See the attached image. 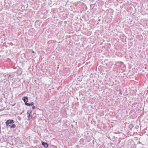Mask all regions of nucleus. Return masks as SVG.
Here are the masks:
<instances>
[{"label": "nucleus", "mask_w": 148, "mask_h": 148, "mask_svg": "<svg viewBox=\"0 0 148 148\" xmlns=\"http://www.w3.org/2000/svg\"><path fill=\"white\" fill-rule=\"evenodd\" d=\"M13 123V120L10 119L8 120L5 122V124L7 127H10L12 124Z\"/></svg>", "instance_id": "f257e3e1"}, {"label": "nucleus", "mask_w": 148, "mask_h": 148, "mask_svg": "<svg viewBox=\"0 0 148 148\" xmlns=\"http://www.w3.org/2000/svg\"><path fill=\"white\" fill-rule=\"evenodd\" d=\"M32 111L30 110H28L27 112V114L28 115L27 117L28 119L29 120L31 119L32 117V115L31 114Z\"/></svg>", "instance_id": "f03ea898"}, {"label": "nucleus", "mask_w": 148, "mask_h": 148, "mask_svg": "<svg viewBox=\"0 0 148 148\" xmlns=\"http://www.w3.org/2000/svg\"><path fill=\"white\" fill-rule=\"evenodd\" d=\"M22 99L24 101L25 105L26 103H27V102L28 101V98L27 97H23Z\"/></svg>", "instance_id": "7ed1b4c3"}, {"label": "nucleus", "mask_w": 148, "mask_h": 148, "mask_svg": "<svg viewBox=\"0 0 148 148\" xmlns=\"http://www.w3.org/2000/svg\"><path fill=\"white\" fill-rule=\"evenodd\" d=\"M42 145L45 148H47L48 147V145L47 143H45L44 142H42Z\"/></svg>", "instance_id": "20e7f679"}, {"label": "nucleus", "mask_w": 148, "mask_h": 148, "mask_svg": "<svg viewBox=\"0 0 148 148\" xmlns=\"http://www.w3.org/2000/svg\"><path fill=\"white\" fill-rule=\"evenodd\" d=\"M34 103L33 102H31L30 103H26V105L28 106H32L34 105Z\"/></svg>", "instance_id": "39448f33"}, {"label": "nucleus", "mask_w": 148, "mask_h": 148, "mask_svg": "<svg viewBox=\"0 0 148 148\" xmlns=\"http://www.w3.org/2000/svg\"><path fill=\"white\" fill-rule=\"evenodd\" d=\"M16 127V125L15 124H13L11 125V126L10 127L13 128H15Z\"/></svg>", "instance_id": "423d86ee"}, {"label": "nucleus", "mask_w": 148, "mask_h": 148, "mask_svg": "<svg viewBox=\"0 0 148 148\" xmlns=\"http://www.w3.org/2000/svg\"><path fill=\"white\" fill-rule=\"evenodd\" d=\"M32 108L33 109H34L36 108V107L35 106H33Z\"/></svg>", "instance_id": "0eeeda50"}, {"label": "nucleus", "mask_w": 148, "mask_h": 148, "mask_svg": "<svg viewBox=\"0 0 148 148\" xmlns=\"http://www.w3.org/2000/svg\"><path fill=\"white\" fill-rule=\"evenodd\" d=\"M130 127H132V128L133 127V126L132 125H130Z\"/></svg>", "instance_id": "6e6552de"}, {"label": "nucleus", "mask_w": 148, "mask_h": 148, "mask_svg": "<svg viewBox=\"0 0 148 148\" xmlns=\"http://www.w3.org/2000/svg\"><path fill=\"white\" fill-rule=\"evenodd\" d=\"M32 53H35V52L34 51H32Z\"/></svg>", "instance_id": "1a4fd4ad"}]
</instances>
